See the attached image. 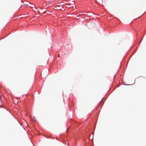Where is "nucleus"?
<instances>
[{
    "label": "nucleus",
    "mask_w": 146,
    "mask_h": 146,
    "mask_svg": "<svg viewBox=\"0 0 146 146\" xmlns=\"http://www.w3.org/2000/svg\"><path fill=\"white\" fill-rule=\"evenodd\" d=\"M142 39L139 42V43L138 44H139L141 42V41L142 40Z\"/></svg>",
    "instance_id": "nucleus-1"
},
{
    "label": "nucleus",
    "mask_w": 146,
    "mask_h": 146,
    "mask_svg": "<svg viewBox=\"0 0 146 146\" xmlns=\"http://www.w3.org/2000/svg\"><path fill=\"white\" fill-rule=\"evenodd\" d=\"M36 121V120H35H35H34V121H34V122H35V121Z\"/></svg>",
    "instance_id": "nucleus-2"
},
{
    "label": "nucleus",
    "mask_w": 146,
    "mask_h": 146,
    "mask_svg": "<svg viewBox=\"0 0 146 146\" xmlns=\"http://www.w3.org/2000/svg\"><path fill=\"white\" fill-rule=\"evenodd\" d=\"M58 57H60V56H59V54H58Z\"/></svg>",
    "instance_id": "nucleus-3"
}]
</instances>
